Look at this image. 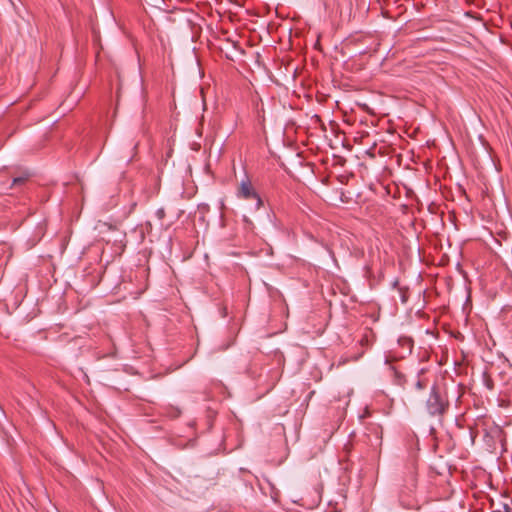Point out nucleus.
I'll use <instances>...</instances> for the list:
<instances>
[{
    "mask_svg": "<svg viewBox=\"0 0 512 512\" xmlns=\"http://www.w3.org/2000/svg\"><path fill=\"white\" fill-rule=\"evenodd\" d=\"M449 406L445 393H442L438 387L433 386L431 394L427 400V408L431 415H443Z\"/></svg>",
    "mask_w": 512,
    "mask_h": 512,
    "instance_id": "obj_1",
    "label": "nucleus"
},
{
    "mask_svg": "<svg viewBox=\"0 0 512 512\" xmlns=\"http://www.w3.org/2000/svg\"><path fill=\"white\" fill-rule=\"evenodd\" d=\"M237 197L244 200H255L257 209L263 205L261 197L256 192L252 182L248 178L239 184L237 189Z\"/></svg>",
    "mask_w": 512,
    "mask_h": 512,
    "instance_id": "obj_2",
    "label": "nucleus"
},
{
    "mask_svg": "<svg viewBox=\"0 0 512 512\" xmlns=\"http://www.w3.org/2000/svg\"><path fill=\"white\" fill-rule=\"evenodd\" d=\"M161 414L169 419H176L181 415V410L177 406L167 405L163 407Z\"/></svg>",
    "mask_w": 512,
    "mask_h": 512,
    "instance_id": "obj_3",
    "label": "nucleus"
},
{
    "mask_svg": "<svg viewBox=\"0 0 512 512\" xmlns=\"http://www.w3.org/2000/svg\"><path fill=\"white\" fill-rule=\"evenodd\" d=\"M390 370L392 371L393 373V376H394V382L397 384V385H404V383L406 382V379H405V375L403 373H401L397 367L391 365L390 366Z\"/></svg>",
    "mask_w": 512,
    "mask_h": 512,
    "instance_id": "obj_4",
    "label": "nucleus"
},
{
    "mask_svg": "<svg viewBox=\"0 0 512 512\" xmlns=\"http://www.w3.org/2000/svg\"><path fill=\"white\" fill-rule=\"evenodd\" d=\"M399 342H400L403 346L407 347L409 350H411V348H412V346H413V342H412V340H411V339H409V338H402V339H400V340H399Z\"/></svg>",
    "mask_w": 512,
    "mask_h": 512,
    "instance_id": "obj_5",
    "label": "nucleus"
},
{
    "mask_svg": "<svg viewBox=\"0 0 512 512\" xmlns=\"http://www.w3.org/2000/svg\"><path fill=\"white\" fill-rule=\"evenodd\" d=\"M416 387L419 389V390H422L426 387V383L422 380H419L417 383H416Z\"/></svg>",
    "mask_w": 512,
    "mask_h": 512,
    "instance_id": "obj_6",
    "label": "nucleus"
},
{
    "mask_svg": "<svg viewBox=\"0 0 512 512\" xmlns=\"http://www.w3.org/2000/svg\"><path fill=\"white\" fill-rule=\"evenodd\" d=\"M24 181H25V178H23V177L14 178L13 179V185H17V184L23 183Z\"/></svg>",
    "mask_w": 512,
    "mask_h": 512,
    "instance_id": "obj_7",
    "label": "nucleus"
},
{
    "mask_svg": "<svg viewBox=\"0 0 512 512\" xmlns=\"http://www.w3.org/2000/svg\"><path fill=\"white\" fill-rule=\"evenodd\" d=\"M368 343H369L368 336L364 335L363 338L361 339V344L364 345V344H368Z\"/></svg>",
    "mask_w": 512,
    "mask_h": 512,
    "instance_id": "obj_8",
    "label": "nucleus"
},
{
    "mask_svg": "<svg viewBox=\"0 0 512 512\" xmlns=\"http://www.w3.org/2000/svg\"><path fill=\"white\" fill-rule=\"evenodd\" d=\"M393 360H394V359H393L392 357L387 356V357H386V361H385V362H386V364H391V363L393 362Z\"/></svg>",
    "mask_w": 512,
    "mask_h": 512,
    "instance_id": "obj_9",
    "label": "nucleus"
},
{
    "mask_svg": "<svg viewBox=\"0 0 512 512\" xmlns=\"http://www.w3.org/2000/svg\"><path fill=\"white\" fill-rule=\"evenodd\" d=\"M505 512H512V506H505Z\"/></svg>",
    "mask_w": 512,
    "mask_h": 512,
    "instance_id": "obj_10",
    "label": "nucleus"
}]
</instances>
